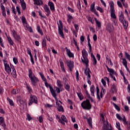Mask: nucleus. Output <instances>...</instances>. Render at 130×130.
<instances>
[{"mask_svg":"<svg viewBox=\"0 0 130 130\" xmlns=\"http://www.w3.org/2000/svg\"><path fill=\"white\" fill-rule=\"evenodd\" d=\"M28 77L30 79V81L31 83L34 86H36V83L39 82L38 78H37L35 75H33V73L32 72V70L29 69L28 70Z\"/></svg>","mask_w":130,"mask_h":130,"instance_id":"obj_1","label":"nucleus"},{"mask_svg":"<svg viewBox=\"0 0 130 130\" xmlns=\"http://www.w3.org/2000/svg\"><path fill=\"white\" fill-rule=\"evenodd\" d=\"M82 57L83 59L81 58V60L83 63L85 64L86 68H88V66L89 63V60L87 57L88 56V52L86 51V49H83L82 51Z\"/></svg>","mask_w":130,"mask_h":130,"instance_id":"obj_2","label":"nucleus"},{"mask_svg":"<svg viewBox=\"0 0 130 130\" xmlns=\"http://www.w3.org/2000/svg\"><path fill=\"white\" fill-rule=\"evenodd\" d=\"M81 107L85 110H90L92 108V106L90 104V101L87 99L81 103Z\"/></svg>","mask_w":130,"mask_h":130,"instance_id":"obj_3","label":"nucleus"},{"mask_svg":"<svg viewBox=\"0 0 130 130\" xmlns=\"http://www.w3.org/2000/svg\"><path fill=\"white\" fill-rule=\"evenodd\" d=\"M110 14H111V17L112 19H114V20H116V15H115V10H114V3L113 1H111L110 3Z\"/></svg>","mask_w":130,"mask_h":130,"instance_id":"obj_4","label":"nucleus"},{"mask_svg":"<svg viewBox=\"0 0 130 130\" xmlns=\"http://www.w3.org/2000/svg\"><path fill=\"white\" fill-rule=\"evenodd\" d=\"M119 21L123 24V26L124 27V28L125 29H127V27H128V23L127 21H125L124 20V16H123V13H122V11L121 12V14L120 15L119 17Z\"/></svg>","mask_w":130,"mask_h":130,"instance_id":"obj_5","label":"nucleus"},{"mask_svg":"<svg viewBox=\"0 0 130 130\" xmlns=\"http://www.w3.org/2000/svg\"><path fill=\"white\" fill-rule=\"evenodd\" d=\"M59 24L58 25V33L61 36L62 38L64 37V35H63V32L62 30H63V26L62 25V22L61 20H59Z\"/></svg>","mask_w":130,"mask_h":130,"instance_id":"obj_6","label":"nucleus"},{"mask_svg":"<svg viewBox=\"0 0 130 130\" xmlns=\"http://www.w3.org/2000/svg\"><path fill=\"white\" fill-rule=\"evenodd\" d=\"M30 99L29 100V103H28V105H31V104H33V103H36V104H37V97L35 95H30Z\"/></svg>","mask_w":130,"mask_h":130,"instance_id":"obj_7","label":"nucleus"},{"mask_svg":"<svg viewBox=\"0 0 130 130\" xmlns=\"http://www.w3.org/2000/svg\"><path fill=\"white\" fill-rule=\"evenodd\" d=\"M106 29L107 32L109 33H111V32H113V30H114V27L113 25L110 23H108L106 25Z\"/></svg>","mask_w":130,"mask_h":130,"instance_id":"obj_8","label":"nucleus"},{"mask_svg":"<svg viewBox=\"0 0 130 130\" xmlns=\"http://www.w3.org/2000/svg\"><path fill=\"white\" fill-rule=\"evenodd\" d=\"M90 11L93 12L97 17H99V14H98L97 12H96V9H95V2H93L90 6Z\"/></svg>","mask_w":130,"mask_h":130,"instance_id":"obj_9","label":"nucleus"},{"mask_svg":"<svg viewBox=\"0 0 130 130\" xmlns=\"http://www.w3.org/2000/svg\"><path fill=\"white\" fill-rule=\"evenodd\" d=\"M0 125L3 127L4 129H7V125L5 123V119L3 117H0Z\"/></svg>","mask_w":130,"mask_h":130,"instance_id":"obj_10","label":"nucleus"},{"mask_svg":"<svg viewBox=\"0 0 130 130\" xmlns=\"http://www.w3.org/2000/svg\"><path fill=\"white\" fill-rule=\"evenodd\" d=\"M66 63L68 68H69V70L70 72H72V71H73V68H74V64H73V62H72L71 61H67Z\"/></svg>","mask_w":130,"mask_h":130,"instance_id":"obj_11","label":"nucleus"},{"mask_svg":"<svg viewBox=\"0 0 130 130\" xmlns=\"http://www.w3.org/2000/svg\"><path fill=\"white\" fill-rule=\"evenodd\" d=\"M108 72L109 73L110 77H112L113 76H117V73L116 72L114 71L113 69H108Z\"/></svg>","mask_w":130,"mask_h":130,"instance_id":"obj_12","label":"nucleus"},{"mask_svg":"<svg viewBox=\"0 0 130 130\" xmlns=\"http://www.w3.org/2000/svg\"><path fill=\"white\" fill-rule=\"evenodd\" d=\"M90 74H92V72H91V71H90L89 68H86L85 71H84V73L86 76H87L88 78L90 79L91 78V75H90Z\"/></svg>","mask_w":130,"mask_h":130,"instance_id":"obj_13","label":"nucleus"},{"mask_svg":"<svg viewBox=\"0 0 130 130\" xmlns=\"http://www.w3.org/2000/svg\"><path fill=\"white\" fill-rule=\"evenodd\" d=\"M12 33H13V37L17 41H20V36H18L17 34V32L15 30H12Z\"/></svg>","mask_w":130,"mask_h":130,"instance_id":"obj_14","label":"nucleus"},{"mask_svg":"<svg viewBox=\"0 0 130 130\" xmlns=\"http://www.w3.org/2000/svg\"><path fill=\"white\" fill-rule=\"evenodd\" d=\"M5 69L7 73H8V74H10V73H11V68H10V65H9L8 63H5Z\"/></svg>","mask_w":130,"mask_h":130,"instance_id":"obj_15","label":"nucleus"},{"mask_svg":"<svg viewBox=\"0 0 130 130\" xmlns=\"http://www.w3.org/2000/svg\"><path fill=\"white\" fill-rule=\"evenodd\" d=\"M65 48L67 49V54L68 55V56H69V57H74V54L71 52V50L68 49L67 47H66Z\"/></svg>","mask_w":130,"mask_h":130,"instance_id":"obj_16","label":"nucleus"},{"mask_svg":"<svg viewBox=\"0 0 130 130\" xmlns=\"http://www.w3.org/2000/svg\"><path fill=\"white\" fill-rule=\"evenodd\" d=\"M53 97L55 99V100H57V98L56 97V93H55V92L54 91V90H53V88L50 87V90Z\"/></svg>","mask_w":130,"mask_h":130,"instance_id":"obj_17","label":"nucleus"},{"mask_svg":"<svg viewBox=\"0 0 130 130\" xmlns=\"http://www.w3.org/2000/svg\"><path fill=\"white\" fill-rule=\"evenodd\" d=\"M90 90L91 96H93V97H95V95L94 94V92L96 91V89H95V87H94V85H91L90 86Z\"/></svg>","mask_w":130,"mask_h":130,"instance_id":"obj_18","label":"nucleus"},{"mask_svg":"<svg viewBox=\"0 0 130 130\" xmlns=\"http://www.w3.org/2000/svg\"><path fill=\"white\" fill-rule=\"evenodd\" d=\"M48 6L50 7L51 11H54V4H53V3L49 2Z\"/></svg>","mask_w":130,"mask_h":130,"instance_id":"obj_19","label":"nucleus"},{"mask_svg":"<svg viewBox=\"0 0 130 130\" xmlns=\"http://www.w3.org/2000/svg\"><path fill=\"white\" fill-rule=\"evenodd\" d=\"M1 8L2 11L3 16L4 17H6V8H5V6H4L3 5H1Z\"/></svg>","mask_w":130,"mask_h":130,"instance_id":"obj_20","label":"nucleus"},{"mask_svg":"<svg viewBox=\"0 0 130 130\" xmlns=\"http://www.w3.org/2000/svg\"><path fill=\"white\" fill-rule=\"evenodd\" d=\"M44 9L46 13L47 14H50V10H49V7H48V6L45 5L44 6Z\"/></svg>","mask_w":130,"mask_h":130,"instance_id":"obj_21","label":"nucleus"},{"mask_svg":"<svg viewBox=\"0 0 130 130\" xmlns=\"http://www.w3.org/2000/svg\"><path fill=\"white\" fill-rule=\"evenodd\" d=\"M12 76L14 78H16L17 77V74L16 73V69H15V68H12V72L11 73Z\"/></svg>","mask_w":130,"mask_h":130,"instance_id":"obj_22","label":"nucleus"},{"mask_svg":"<svg viewBox=\"0 0 130 130\" xmlns=\"http://www.w3.org/2000/svg\"><path fill=\"white\" fill-rule=\"evenodd\" d=\"M21 7L22 10L24 11V10H26V3H25V2L24 1V0H22L21 1Z\"/></svg>","mask_w":130,"mask_h":130,"instance_id":"obj_23","label":"nucleus"},{"mask_svg":"<svg viewBox=\"0 0 130 130\" xmlns=\"http://www.w3.org/2000/svg\"><path fill=\"white\" fill-rule=\"evenodd\" d=\"M116 91V86L115 85L113 84L112 85L111 89V92L112 93H114Z\"/></svg>","mask_w":130,"mask_h":130,"instance_id":"obj_24","label":"nucleus"},{"mask_svg":"<svg viewBox=\"0 0 130 130\" xmlns=\"http://www.w3.org/2000/svg\"><path fill=\"white\" fill-rule=\"evenodd\" d=\"M94 21H95V23L96 24V26H98V27L101 28V23H100V22L98 21V20H97V18H94Z\"/></svg>","mask_w":130,"mask_h":130,"instance_id":"obj_25","label":"nucleus"},{"mask_svg":"<svg viewBox=\"0 0 130 130\" xmlns=\"http://www.w3.org/2000/svg\"><path fill=\"white\" fill-rule=\"evenodd\" d=\"M99 92H100L99 87H98V86H97L96 87V96H97V99H98V100L100 101L101 99H100V96L99 95Z\"/></svg>","mask_w":130,"mask_h":130,"instance_id":"obj_26","label":"nucleus"},{"mask_svg":"<svg viewBox=\"0 0 130 130\" xmlns=\"http://www.w3.org/2000/svg\"><path fill=\"white\" fill-rule=\"evenodd\" d=\"M37 5V6H40L41 5L43 4V2H42V1L41 0H37L35 2V5Z\"/></svg>","mask_w":130,"mask_h":130,"instance_id":"obj_27","label":"nucleus"},{"mask_svg":"<svg viewBox=\"0 0 130 130\" xmlns=\"http://www.w3.org/2000/svg\"><path fill=\"white\" fill-rule=\"evenodd\" d=\"M108 126H109V124H108V123H107V124H104L103 125L102 130H108Z\"/></svg>","mask_w":130,"mask_h":130,"instance_id":"obj_28","label":"nucleus"},{"mask_svg":"<svg viewBox=\"0 0 130 130\" xmlns=\"http://www.w3.org/2000/svg\"><path fill=\"white\" fill-rule=\"evenodd\" d=\"M68 19L67 21L68 23H71L72 22V19H73V16H72L71 15H68Z\"/></svg>","mask_w":130,"mask_h":130,"instance_id":"obj_29","label":"nucleus"},{"mask_svg":"<svg viewBox=\"0 0 130 130\" xmlns=\"http://www.w3.org/2000/svg\"><path fill=\"white\" fill-rule=\"evenodd\" d=\"M37 29L38 30V32L39 33H40V34H41V35H43V32L42 31V30H41V29L40 28V26H38L37 27Z\"/></svg>","mask_w":130,"mask_h":130,"instance_id":"obj_30","label":"nucleus"},{"mask_svg":"<svg viewBox=\"0 0 130 130\" xmlns=\"http://www.w3.org/2000/svg\"><path fill=\"white\" fill-rule=\"evenodd\" d=\"M7 38H8V42L10 44V45H14V42H13V40H12V39L11 38V37H7Z\"/></svg>","mask_w":130,"mask_h":130,"instance_id":"obj_31","label":"nucleus"},{"mask_svg":"<svg viewBox=\"0 0 130 130\" xmlns=\"http://www.w3.org/2000/svg\"><path fill=\"white\" fill-rule=\"evenodd\" d=\"M77 94L80 99V101H82L83 100V99H84V96H83V94L81 93H78V92H77Z\"/></svg>","mask_w":130,"mask_h":130,"instance_id":"obj_32","label":"nucleus"},{"mask_svg":"<svg viewBox=\"0 0 130 130\" xmlns=\"http://www.w3.org/2000/svg\"><path fill=\"white\" fill-rule=\"evenodd\" d=\"M42 44L43 47H45V46H46V39H45V38L43 39Z\"/></svg>","mask_w":130,"mask_h":130,"instance_id":"obj_33","label":"nucleus"},{"mask_svg":"<svg viewBox=\"0 0 130 130\" xmlns=\"http://www.w3.org/2000/svg\"><path fill=\"white\" fill-rule=\"evenodd\" d=\"M87 122L89 126L92 127V118L91 117H89L88 119H87Z\"/></svg>","mask_w":130,"mask_h":130,"instance_id":"obj_34","label":"nucleus"},{"mask_svg":"<svg viewBox=\"0 0 130 130\" xmlns=\"http://www.w3.org/2000/svg\"><path fill=\"white\" fill-rule=\"evenodd\" d=\"M113 105L114 107H115V109H116V110H117V111H120V108H119V107L118 106H117V105H116L114 103H113Z\"/></svg>","mask_w":130,"mask_h":130,"instance_id":"obj_35","label":"nucleus"},{"mask_svg":"<svg viewBox=\"0 0 130 130\" xmlns=\"http://www.w3.org/2000/svg\"><path fill=\"white\" fill-rule=\"evenodd\" d=\"M57 109L58 111L59 112H63V111H64V110H63V107H62V106H59V107H58Z\"/></svg>","mask_w":130,"mask_h":130,"instance_id":"obj_36","label":"nucleus"},{"mask_svg":"<svg viewBox=\"0 0 130 130\" xmlns=\"http://www.w3.org/2000/svg\"><path fill=\"white\" fill-rule=\"evenodd\" d=\"M122 60H123L122 63L123 66H125V67H127V61H126V60L125 58H122Z\"/></svg>","mask_w":130,"mask_h":130,"instance_id":"obj_37","label":"nucleus"},{"mask_svg":"<svg viewBox=\"0 0 130 130\" xmlns=\"http://www.w3.org/2000/svg\"><path fill=\"white\" fill-rule=\"evenodd\" d=\"M7 100L9 102L10 105H11V106H13L14 102L9 98H7Z\"/></svg>","mask_w":130,"mask_h":130,"instance_id":"obj_38","label":"nucleus"},{"mask_svg":"<svg viewBox=\"0 0 130 130\" xmlns=\"http://www.w3.org/2000/svg\"><path fill=\"white\" fill-rule=\"evenodd\" d=\"M40 76H41L43 81L44 82H46V78L44 77V75L42 74V73L40 72L39 73Z\"/></svg>","mask_w":130,"mask_h":130,"instance_id":"obj_39","label":"nucleus"},{"mask_svg":"<svg viewBox=\"0 0 130 130\" xmlns=\"http://www.w3.org/2000/svg\"><path fill=\"white\" fill-rule=\"evenodd\" d=\"M61 118L62 119V120L63 121H64V122H68V119H67V118L66 117V116L63 115H62L61 117Z\"/></svg>","mask_w":130,"mask_h":130,"instance_id":"obj_40","label":"nucleus"},{"mask_svg":"<svg viewBox=\"0 0 130 130\" xmlns=\"http://www.w3.org/2000/svg\"><path fill=\"white\" fill-rule=\"evenodd\" d=\"M19 93V89H13L12 90V94H16Z\"/></svg>","mask_w":130,"mask_h":130,"instance_id":"obj_41","label":"nucleus"},{"mask_svg":"<svg viewBox=\"0 0 130 130\" xmlns=\"http://www.w3.org/2000/svg\"><path fill=\"white\" fill-rule=\"evenodd\" d=\"M64 88L66 90L70 92V85H69V83H67V84L65 85Z\"/></svg>","mask_w":130,"mask_h":130,"instance_id":"obj_42","label":"nucleus"},{"mask_svg":"<svg viewBox=\"0 0 130 130\" xmlns=\"http://www.w3.org/2000/svg\"><path fill=\"white\" fill-rule=\"evenodd\" d=\"M57 85L58 87H59V88H61V87L62 86V85H61V82L59 80L57 81Z\"/></svg>","mask_w":130,"mask_h":130,"instance_id":"obj_43","label":"nucleus"},{"mask_svg":"<svg viewBox=\"0 0 130 130\" xmlns=\"http://www.w3.org/2000/svg\"><path fill=\"white\" fill-rule=\"evenodd\" d=\"M88 46L89 49V51H88V53H91L92 52V46H91V44L90 43H88Z\"/></svg>","mask_w":130,"mask_h":130,"instance_id":"obj_44","label":"nucleus"},{"mask_svg":"<svg viewBox=\"0 0 130 130\" xmlns=\"http://www.w3.org/2000/svg\"><path fill=\"white\" fill-rule=\"evenodd\" d=\"M45 85L46 86V87H47V88H49L50 90V88H52V87L51 86V85H50V84H48V83H47V82L45 81Z\"/></svg>","mask_w":130,"mask_h":130,"instance_id":"obj_45","label":"nucleus"},{"mask_svg":"<svg viewBox=\"0 0 130 130\" xmlns=\"http://www.w3.org/2000/svg\"><path fill=\"white\" fill-rule=\"evenodd\" d=\"M21 20L23 24H25L26 23H27L26 22V18L24 16L22 17Z\"/></svg>","mask_w":130,"mask_h":130,"instance_id":"obj_46","label":"nucleus"},{"mask_svg":"<svg viewBox=\"0 0 130 130\" xmlns=\"http://www.w3.org/2000/svg\"><path fill=\"white\" fill-rule=\"evenodd\" d=\"M88 21H89V22H90L91 23V24H94V20H92V18H91V17H88L87 18Z\"/></svg>","mask_w":130,"mask_h":130,"instance_id":"obj_47","label":"nucleus"},{"mask_svg":"<svg viewBox=\"0 0 130 130\" xmlns=\"http://www.w3.org/2000/svg\"><path fill=\"white\" fill-rule=\"evenodd\" d=\"M96 10H98V11H99L100 13H103V9L100 7H97Z\"/></svg>","mask_w":130,"mask_h":130,"instance_id":"obj_48","label":"nucleus"},{"mask_svg":"<svg viewBox=\"0 0 130 130\" xmlns=\"http://www.w3.org/2000/svg\"><path fill=\"white\" fill-rule=\"evenodd\" d=\"M26 117H27V119L29 121H30V120H31V119H32V117H31V116H30V114H27Z\"/></svg>","mask_w":130,"mask_h":130,"instance_id":"obj_49","label":"nucleus"},{"mask_svg":"<svg viewBox=\"0 0 130 130\" xmlns=\"http://www.w3.org/2000/svg\"><path fill=\"white\" fill-rule=\"evenodd\" d=\"M116 117L118 118V119H119V120L122 121V117L120 116L119 114H116Z\"/></svg>","mask_w":130,"mask_h":130,"instance_id":"obj_50","label":"nucleus"},{"mask_svg":"<svg viewBox=\"0 0 130 130\" xmlns=\"http://www.w3.org/2000/svg\"><path fill=\"white\" fill-rule=\"evenodd\" d=\"M117 3L119 8H122V4H121V3L120 2V1H118Z\"/></svg>","mask_w":130,"mask_h":130,"instance_id":"obj_51","label":"nucleus"},{"mask_svg":"<svg viewBox=\"0 0 130 130\" xmlns=\"http://www.w3.org/2000/svg\"><path fill=\"white\" fill-rule=\"evenodd\" d=\"M101 120L103 121V122L105 121V118L104 115H103V114H101Z\"/></svg>","mask_w":130,"mask_h":130,"instance_id":"obj_52","label":"nucleus"},{"mask_svg":"<svg viewBox=\"0 0 130 130\" xmlns=\"http://www.w3.org/2000/svg\"><path fill=\"white\" fill-rule=\"evenodd\" d=\"M39 122H43V118L42 117V116H40L39 117Z\"/></svg>","mask_w":130,"mask_h":130,"instance_id":"obj_53","label":"nucleus"},{"mask_svg":"<svg viewBox=\"0 0 130 130\" xmlns=\"http://www.w3.org/2000/svg\"><path fill=\"white\" fill-rule=\"evenodd\" d=\"M27 53L29 54L30 57L32 56V53H31V50L30 49L27 48Z\"/></svg>","mask_w":130,"mask_h":130,"instance_id":"obj_54","label":"nucleus"},{"mask_svg":"<svg viewBox=\"0 0 130 130\" xmlns=\"http://www.w3.org/2000/svg\"><path fill=\"white\" fill-rule=\"evenodd\" d=\"M18 101L19 102H20V104H23V103H24V101L22 100V99L20 96L18 97Z\"/></svg>","mask_w":130,"mask_h":130,"instance_id":"obj_55","label":"nucleus"},{"mask_svg":"<svg viewBox=\"0 0 130 130\" xmlns=\"http://www.w3.org/2000/svg\"><path fill=\"white\" fill-rule=\"evenodd\" d=\"M124 82L126 85H127L128 84V82L127 81V80H126V78H125V76L123 77Z\"/></svg>","mask_w":130,"mask_h":130,"instance_id":"obj_56","label":"nucleus"},{"mask_svg":"<svg viewBox=\"0 0 130 130\" xmlns=\"http://www.w3.org/2000/svg\"><path fill=\"white\" fill-rule=\"evenodd\" d=\"M76 80L77 81H79V72H78V70L76 71Z\"/></svg>","mask_w":130,"mask_h":130,"instance_id":"obj_57","label":"nucleus"},{"mask_svg":"<svg viewBox=\"0 0 130 130\" xmlns=\"http://www.w3.org/2000/svg\"><path fill=\"white\" fill-rule=\"evenodd\" d=\"M13 61H14L15 64H17L18 63V59H17V58L14 57Z\"/></svg>","mask_w":130,"mask_h":130,"instance_id":"obj_58","label":"nucleus"},{"mask_svg":"<svg viewBox=\"0 0 130 130\" xmlns=\"http://www.w3.org/2000/svg\"><path fill=\"white\" fill-rule=\"evenodd\" d=\"M75 28L76 29V30L77 32H78V30H79V25L78 24H74Z\"/></svg>","mask_w":130,"mask_h":130,"instance_id":"obj_59","label":"nucleus"},{"mask_svg":"<svg viewBox=\"0 0 130 130\" xmlns=\"http://www.w3.org/2000/svg\"><path fill=\"white\" fill-rule=\"evenodd\" d=\"M24 27H25V30H27L28 28H29L30 26H29V25L27 24V23H25V24H23Z\"/></svg>","mask_w":130,"mask_h":130,"instance_id":"obj_60","label":"nucleus"},{"mask_svg":"<svg viewBox=\"0 0 130 130\" xmlns=\"http://www.w3.org/2000/svg\"><path fill=\"white\" fill-rule=\"evenodd\" d=\"M102 83L104 86H106V82H105V80H104V79H102Z\"/></svg>","mask_w":130,"mask_h":130,"instance_id":"obj_61","label":"nucleus"},{"mask_svg":"<svg viewBox=\"0 0 130 130\" xmlns=\"http://www.w3.org/2000/svg\"><path fill=\"white\" fill-rule=\"evenodd\" d=\"M27 30H28V31H29L30 33L33 32V30L32 29V27L31 26H29Z\"/></svg>","mask_w":130,"mask_h":130,"instance_id":"obj_62","label":"nucleus"},{"mask_svg":"<svg viewBox=\"0 0 130 130\" xmlns=\"http://www.w3.org/2000/svg\"><path fill=\"white\" fill-rule=\"evenodd\" d=\"M93 39L94 41H96V40H97V35H94L93 37Z\"/></svg>","mask_w":130,"mask_h":130,"instance_id":"obj_63","label":"nucleus"},{"mask_svg":"<svg viewBox=\"0 0 130 130\" xmlns=\"http://www.w3.org/2000/svg\"><path fill=\"white\" fill-rule=\"evenodd\" d=\"M127 89L128 93H130V84H128Z\"/></svg>","mask_w":130,"mask_h":130,"instance_id":"obj_64","label":"nucleus"}]
</instances>
